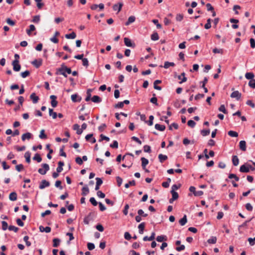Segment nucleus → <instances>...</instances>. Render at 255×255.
I'll list each match as a JSON object with an SVG mask.
<instances>
[{
  "mask_svg": "<svg viewBox=\"0 0 255 255\" xmlns=\"http://www.w3.org/2000/svg\"><path fill=\"white\" fill-rule=\"evenodd\" d=\"M92 90L91 89H89L87 90V92H86L87 96L85 98V101L86 102H88L90 100H91V99H92L91 92H92Z\"/></svg>",
  "mask_w": 255,
  "mask_h": 255,
  "instance_id": "obj_22",
  "label": "nucleus"
},
{
  "mask_svg": "<svg viewBox=\"0 0 255 255\" xmlns=\"http://www.w3.org/2000/svg\"><path fill=\"white\" fill-rule=\"evenodd\" d=\"M100 139L99 140V142H101L102 141H103V140H106L107 141H109L110 140V138L108 136H106L105 135H104V134H101L100 136Z\"/></svg>",
  "mask_w": 255,
  "mask_h": 255,
  "instance_id": "obj_45",
  "label": "nucleus"
},
{
  "mask_svg": "<svg viewBox=\"0 0 255 255\" xmlns=\"http://www.w3.org/2000/svg\"><path fill=\"white\" fill-rule=\"evenodd\" d=\"M91 101L95 103H99L102 102V99L99 96L95 95L92 98Z\"/></svg>",
  "mask_w": 255,
  "mask_h": 255,
  "instance_id": "obj_19",
  "label": "nucleus"
},
{
  "mask_svg": "<svg viewBox=\"0 0 255 255\" xmlns=\"http://www.w3.org/2000/svg\"><path fill=\"white\" fill-rule=\"evenodd\" d=\"M187 222V216L186 215H184L183 217L181 218L179 221V223L181 226H184L186 224Z\"/></svg>",
  "mask_w": 255,
  "mask_h": 255,
  "instance_id": "obj_28",
  "label": "nucleus"
},
{
  "mask_svg": "<svg viewBox=\"0 0 255 255\" xmlns=\"http://www.w3.org/2000/svg\"><path fill=\"white\" fill-rule=\"evenodd\" d=\"M33 160H36L37 162H40L42 161V158L38 153H36L33 157Z\"/></svg>",
  "mask_w": 255,
  "mask_h": 255,
  "instance_id": "obj_37",
  "label": "nucleus"
},
{
  "mask_svg": "<svg viewBox=\"0 0 255 255\" xmlns=\"http://www.w3.org/2000/svg\"><path fill=\"white\" fill-rule=\"evenodd\" d=\"M71 100L74 103L80 102L81 101L82 98L77 94H75L71 95Z\"/></svg>",
  "mask_w": 255,
  "mask_h": 255,
  "instance_id": "obj_12",
  "label": "nucleus"
},
{
  "mask_svg": "<svg viewBox=\"0 0 255 255\" xmlns=\"http://www.w3.org/2000/svg\"><path fill=\"white\" fill-rule=\"evenodd\" d=\"M91 203L94 206H97L99 203H98L94 197H91L90 198L89 200Z\"/></svg>",
  "mask_w": 255,
  "mask_h": 255,
  "instance_id": "obj_59",
  "label": "nucleus"
},
{
  "mask_svg": "<svg viewBox=\"0 0 255 255\" xmlns=\"http://www.w3.org/2000/svg\"><path fill=\"white\" fill-rule=\"evenodd\" d=\"M124 43H125V44L127 46H128V47H131L132 48H134L135 46V43L132 42L131 41V40L128 37L124 38Z\"/></svg>",
  "mask_w": 255,
  "mask_h": 255,
  "instance_id": "obj_4",
  "label": "nucleus"
},
{
  "mask_svg": "<svg viewBox=\"0 0 255 255\" xmlns=\"http://www.w3.org/2000/svg\"><path fill=\"white\" fill-rule=\"evenodd\" d=\"M50 99L51 100V106L53 108L57 107L58 104V102L56 101L57 97L55 95H51L50 96Z\"/></svg>",
  "mask_w": 255,
  "mask_h": 255,
  "instance_id": "obj_6",
  "label": "nucleus"
},
{
  "mask_svg": "<svg viewBox=\"0 0 255 255\" xmlns=\"http://www.w3.org/2000/svg\"><path fill=\"white\" fill-rule=\"evenodd\" d=\"M73 129L76 130V133L77 134H81L83 132L82 129L80 128V126L78 124H75L73 125Z\"/></svg>",
  "mask_w": 255,
  "mask_h": 255,
  "instance_id": "obj_18",
  "label": "nucleus"
},
{
  "mask_svg": "<svg viewBox=\"0 0 255 255\" xmlns=\"http://www.w3.org/2000/svg\"><path fill=\"white\" fill-rule=\"evenodd\" d=\"M19 61H13L12 62V65L13 66V70L14 71L18 72L21 69V66L19 63Z\"/></svg>",
  "mask_w": 255,
  "mask_h": 255,
  "instance_id": "obj_3",
  "label": "nucleus"
},
{
  "mask_svg": "<svg viewBox=\"0 0 255 255\" xmlns=\"http://www.w3.org/2000/svg\"><path fill=\"white\" fill-rule=\"evenodd\" d=\"M32 137V134L30 132H26L22 135L21 139L24 141L26 139H29Z\"/></svg>",
  "mask_w": 255,
  "mask_h": 255,
  "instance_id": "obj_14",
  "label": "nucleus"
},
{
  "mask_svg": "<svg viewBox=\"0 0 255 255\" xmlns=\"http://www.w3.org/2000/svg\"><path fill=\"white\" fill-rule=\"evenodd\" d=\"M31 64L36 68H38L42 65V60L41 59H35L31 62Z\"/></svg>",
  "mask_w": 255,
  "mask_h": 255,
  "instance_id": "obj_5",
  "label": "nucleus"
},
{
  "mask_svg": "<svg viewBox=\"0 0 255 255\" xmlns=\"http://www.w3.org/2000/svg\"><path fill=\"white\" fill-rule=\"evenodd\" d=\"M6 22L7 23L11 26H14L15 24V22L12 19H11L10 18H7L6 19Z\"/></svg>",
  "mask_w": 255,
  "mask_h": 255,
  "instance_id": "obj_53",
  "label": "nucleus"
},
{
  "mask_svg": "<svg viewBox=\"0 0 255 255\" xmlns=\"http://www.w3.org/2000/svg\"><path fill=\"white\" fill-rule=\"evenodd\" d=\"M42 167L43 168H39L38 170V172L39 174L41 175H45L46 172L49 170V166L47 163H43L41 164Z\"/></svg>",
  "mask_w": 255,
  "mask_h": 255,
  "instance_id": "obj_1",
  "label": "nucleus"
},
{
  "mask_svg": "<svg viewBox=\"0 0 255 255\" xmlns=\"http://www.w3.org/2000/svg\"><path fill=\"white\" fill-rule=\"evenodd\" d=\"M135 181L134 180H131V181H129L128 182V183H126L125 185V187L126 188H129V186H135Z\"/></svg>",
  "mask_w": 255,
  "mask_h": 255,
  "instance_id": "obj_44",
  "label": "nucleus"
},
{
  "mask_svg": "<svg viewBox=\"0 0 255 255\" xmlns=\"http://www.w3.org/2000/svg\"><path fill=\"white\" fill-rule=\"evenodd\" d=\"M35 30V27L34 25L31 24L29 25V29H26V33L28 35H30L31 32Z\"/></svg>",
  "mask_w": 255,
  "mask_h": 255,
  "instance_id": "obj_34",
  "label": "nucleus"
},
{
  "mask_svg": "<svg viewBox=\"0 0 255 255\" xmlns=\"http://www.w3.org/2000/svg\"><path fill=\"white\" fill-rule=\"evenodd\" d=\"M168 158L167 156L163 155L162 154H159L158 155V159L161 163H163L165 160Z\"/></svg>",
  "mask_w": 255,
  "mask_h": 255,
  "instance_id": "obj_27",
  "label": "nucleus"
},
{
  "mask_svg": "<svg viewBox=\"0 0 255 255\" xmlns=\"http://www.w3.org/2000/svg\"><path fill=\"white\" fill-rule=\"evenodd\" d=\"M123 5V4L121 2H120L118 4H115L113 5V9L115 11L118 10V12H119L120 11H121Z\"/></svg>",
  "mask_w": 255,
  "mask_h": 255,
  "instance_id": "obj_15",
  "label": "nucleus"
},
{
  "mask_svg": "<svg viewBox=\"0 0 255 255\" xmlns=\"http://www.w3.org/2000/svg\"><path fill=\"white\" fill-rule=\"evenodd\" d=\"M82 195L83 196H86L89 193V189L87 185L82 188Z\"/></svg>",
  "mask_w": 255,
  "mask_h": 255,
  "instance_id": "obj_24",
  "label": "nucleus"
},
{
  "mask_svg": "<svg viewBox=\"0 0 255 255\" xmlns=\"http://www.w3.org/2000/svg\"><path fill=\"white\" fill-rule=\"evenodd\" d=\"M240 171L243 173L249 172V168L248 167V164L245 163L240 166Z\"/></svg>",
  "mask_w": 255,
  "mask_h": 255,
  "instance_id": "obj_8",
  "label": "nucleus"
},
{
  "mask_svg": "<svg viewBox=\"0 0 255 255\" xmlns=\"http://www.w3.org/2000/svg\"><path fill=\"white\" fill-rule=\"evenodd\" d=\"M141 161L142 168H143V169H145V167L148 164V160L145 157H141Z\"/></svg>",
  "mask_w": 255,
  "mask_h": 255,
  "instance_id": "obj_17",
  "label": "nucleus"
},
{
  "mask_svg": "<svg viewBox=\"0 0 255 255\" xmlns=\"http://www.w3.org/2000/svg\"><path fill=\"white\" fill-rule=\"evenodd\" d=\"M242 94L238 91H235L232 93L231 97L232 98H236L237 100L240 99Z\"/></svg>",
  "mask_w": 255,
  "mask_h": 255,
  "instance_id": "obj_7",
  "label": "nucleus"
},
{
  "mask_svg": "<svg viewBox=\"0 0 255 255\" xmlns=\"http://www.w3.org/2000/svg\"><path fill=\"white\" fill-rule=\"evenodd\" d=\"M228 134L229 135L232 137H237L238 136V133L233 130H230L228 131Z\"/></svg>",
  "mask_w": 255,
  "mask_h": 255,
  "instance_id": "obj_43",
  "label": "nucleus"
},
{
  "mask_svg": "<svg viewBox=\"0 0 255 255\" xmlns=\"http://www.w3.org/2000/svg\"><path fill=\"white\" fill-rule=\"evenodd\" d=\"M95 245L92 243H88L87 244V248L89 250L92 251L95 249Z\"/></svg>",
  "mask_w": 255,
  "mask_h": 255,
  "instance_id": "obj_63",
  "label": "nucleus"
},
{
  "mask_svg": "<svg viewBox=\"0 0 255 255\" xmlns=\"http://www.w3.org/2000/svg\"><path fill=\"white\" fill-rule=\"evenodd\" d=\"M60 243V240L58 238H54L53 240V247L55 248L58 247Z\"/></svg>",
  "mask_w": 255,
  "mask_h": 255,
  "instance_id": "obj_30",
  "label": "nucleus"
},
{
  "mask_svg": "<svg viewBox=\"0 0 255 255\" xmlns=\"http://www.w3.org/2000/svg\"><path fill=\"white\" fill-rule=\"evenodd\" d=\"M29 237L27 236H25L23 238V240L25 242L26 245L27 247H29L31 246V243L28 241Z\"/></svg>",
  "mask_w": 255,
  "mask_h": 255,
  "instance_id": "obj_56",
  "label": "nucleus"
},
{
  "mask_svg": "<svg viewBox=\"0 0 255 255\" xmlns=\"http://www.w3.org/2000/svg\"><path fill=\"white\" fill-rule=\"evenodd\" d=\"M135 20V17L134 16H130L128 17L127 21L126 22V25H128L130 23L133 22Z\"/></svg>",
  "mask_w": 255,
  "mask_h": 255,
  "instance_id": "obj_31",
  "label": "nucleus"
},
{
  "mask_svg": "<svg viewBox=\"0 0 255 255\" xmlns=\"http://www.w3.org/2000/svg\"><path fill=\"white\" fill-rule=\"evenodd\" d=\"M239 146L241 150L245 151L247 149L246 141L245 140L240 141L239 143Z\"/></svg>",
  "mask_w": 255,
  "mask_h": 255,
  "instance_id": "obj_13",
  "label": "nucleus"
},
{
  "mask_svg": "<svg viewBox=\"0 0 255 255\" xmlns=\"http://www.w3.org/2000/svg\"><path fill=\"white\" fill-rule=\"evenodd\" d=\"M229 178L230 179H233V178H234L235 180L236 181H239V177H238L236 174H233V173H231L229 175V176H228Z\"/></svg>",
  "mask_w": 255,
  "mask_h": 255,
  "instance_id": "obj_47",
  "label": "nucleus"
},
{
  "mask_svg": "<svg viewBox=\"0 0 255 255\" xmlns=\"http://www.w3.org/2000/svg\"><path fill=\"white\" fill-rule=\"evenodd\" d=\"M137 214L139 216H141L143 217H146L147 216V214L144 213V211L142 209H139L137 211Z\"/></svg>",
  "mask_w": 255,
  "mask_h": 255,
  "instance_id": "obj_57",
  "label": "nucleus"
},
{
  "mask_svg": "<svg viewBox=\"0 0 255 255\" xmlns=\"http://www.w3.org/2000/svg\"><path fill=\"white\" fill-rule=\"evenodd\" d=\"M50 186L49 182L46 181V180H42L39 185V188L40 189H43L46 187H48Z\"/></svg>",
  "mask_w": 255,
  "mask_h": 255,
  "instance_id": "obj_9",
  "label": "nucleus"
},
{
  "mask_svg": "<svg viewBox=\"0 0 255 255\" xmlns=\"http://www.w3.org/2000/svg\"><path fill=\"white\" fill-rule=\"evenodd\" d=\"M153 97L150 99V102L156 105H158L157 99V98L155 97V94H153Z\"/></svg>",
  "mask_w": 255,
  "mask_h": 255,
  "instance_id": "obj_46",
  "label": "nucleus"
},
{
  "mask_svg": "<svg viewBox=\"0 0 255 255\" xmlns=\"http://www.w3.org/2000/svg\"><path fill=\"white\" fill-rule=\"evenodd\" d=\"M143 150L145 152L147 153H150L151 152V147L148 145H145L143 146Z\"/></svg>",
  "mask_w": 255,
  "mask_h": 255,
  "instance_id": "obj_51",
  "label": "nucleus"
},
{
  "mask_svg": "<svg viewBox=\"0 0 255 255\" xmlns=\"http://www.w3.org/2000/svg\"><path fill=\"white\" fill-rule=\"evenodd\" d=\"M110 147L113 148H118V142L117 140H114L113 143L110 144Z\"/></svg>",
  "mask_w": 255,
  "mask_h": 255,
  "instance_id": "obj_61",
  "label": "nucleus"
},
{
  "mask_svg": "<svg viewBox=\"0 0 255 255\" xmlns=\"http://www.w3.org/2000/svg\"><path fill=\"white\" fill-rule=\"evenodd\" d=\"M170 192L172 194V197L174 198L175 200L178 198L179 195L177 192H176L175 191H171Z\"/></svg>",
  "mask_w": 255,
  "mask_h": 255,
  "instance_id": "obj_50",
  "label": "nucleus"
},
{
  "mask_svg": "<svg viewBox=\"0 0 255 255\" xmlns=\"http://www.w3.org/2000/svg\"><path fill=\"white\" fill-rule=\"evenodd\" d=\"M154 119V117L152 115H151L149 117L148 121H147V123L148 126H151L153 125V121Z\"/></svg>",
  "mask_w": 255,
  "mask_h": 255,
  "instance_id": "obj_58",
  "label": "nucleus"
},
{
  "mask_svg": "<svg viewBox=\"0 0 255 255\" xmlns=\"http://www.w3.org/2000/svg\"><path fill=\"white\" fill-rule=\"evenodd\" d=\"M165 126L160 124H156L155 125V128L159 131H164L165 129Z\"/></svg>",
  "mask_w": 255,
  "mask_h": 255,
  "instance_id": "obj_25",
  "label": "nucleus"
},
{
  "mask_svg": "<svg viewBox=\"0 0 255 255\" xmlns=\"http://www.w3.org/2000/svg\"><path fill=\"white\" fill-rule=\"evenodd\" d=\"M254 76H254V73H252V72H248V73H246L245 74L246 78L247 79L250 80L253 79Z\"/></svg>",
  "mask_w": 255,
  "mask_h": 255,
  "instance_id": "obj_35",
  "label": "nucleus"
},
{
  "mask_svg": "<svg viewBox=\"0 0 255 255\" xmlns=\"http://www.w3.org/2000/svg\"><path fill=\"white\" fill-rule=\"evenodd\" d=\"M82 60L83 65L85 67H87L89 66V61L88 59L84 58Z\"/></svg>",
  "mask_w": 255,
  "mask_h": 255,
  "instance_id": "obj_62",
  "label": "nucleus"
},
{
  "mask_svg": "<svg viewBox=\"0 0 255 255\" xmlns=\"http://www.w3.org/2000/svg\"><path fill=\"white\" fill-rule=\"evenodd\" d=\"M30 99L32 101L33 103L36 104L39 100V97L36 95L35 93H32L30 96Z\"/></svg>",
  "mask_w": 255,
  "mask_h": 255,
  "instance_id": "obj_11",
  "label": "nucleus"
},
{
  "mask_svg": "<svg viewBox=\"0 0 255 255\" xmlns=\"http://www.w3.org/2000/svg\"><path fill=\"white\" fill-rule=\"evenodd\" d=\"M183 77L181 81L179 82L180 84H181L183 82H185L187 81V78L185 77V73L184 72H183L180 75H179L178 76V79H181V77Z\"/></svg>",
  "mask_w": 255,
  "mask_h": 255,
  "instance_id": "obj_32",
  "label": "nucleus"
},
{
  "mask_svg": "<svg viewBox=\"0 0 255 255\" xmlns=\"http://www.w3.org/2000/svg\"><path fill=\"white\" fill-rule=\"evenodd\" d=\"M245 207H246V209L249 211H252L253 210V207L252 206V205L248 203H247L245 205Z\"/></svg>",
  "mask_w": 255,
  "mask_h": 255,
  "instance_id": "obj_64",
  "label": "nucleus"
},
{
  "mask_svg": "<svg viewBox=\"0 0 255 255\" xmlns=\"http://www.w3.org/2000/svg\"><path fill=\"white\" fill-rule=\"evenodd\" d=\"M8 229L9 231H12L14 232L15 233L17 232L19 230L18 228H17L14 226H12V225L9 226L8 227Z\"/></svg>",
  "mask_w": 255,
  "mask_h": 255,
  "instance_id": "obj_49",
  "label": "nucleus"
},
{
  "mask_svg": "<svg viewBox=\"0 0 255 255\" xmlns=\"http://www.w3.org/2000/svg\"><path fill=\"white\" fill-rule=\"evenodd\" d=\"M232 162L234 166H237L239 163V160L237 155H233L232 156Z\"/></svg>",
  "mask_w": 255,
  "mask_h": 255,
  "instance_id": "obj_26",
  "label": "nucleus"
},
{
  "mask_svg": "<svg viewBox=\"0 0 255 255\" xmlns=\"http://www.w3.org/2000/svg\"><path fill=\"white\" fill-rule=\"evenodd\" d=\"M76 37V34L74 32L65 35V37L67 39H74Z\"/></svg>",
  "mask_w": 255,
  "mask_h": 255,
  "instance_id": "obj_33",
  "label": "nucleus"
},
{
  "mask_svg": "<svg viewBox=\"0 0 255 255\" xmlns=\"http://www.w3.org/2000/svg\"><path fill=\"white\" fill-rule=\"evenodd\" d=\"M158 39H159V36H158V33L156 32H153L151 35V39L152 40L155 41V40H157Z\"/></svg>",
  "mask_w": 255,
  "mask_h": 255,
  "instance_id": "obj_39",
  "label": "nucleus"
},
{
  "mask_svg": "<svg viewBox=\"0 0 255 255\" xmlns=\"http://www.w3.org/2000/svg\"><path fill=\"white\" fill-rule=\"evenodd\" d=\"M145 225V224L144 222H142L138 225V228L139 229L138 232L140 234H142L143 233Z\"/></svg>",
  "mask_w": 255,
  "mask_h": 255,
  "instance_id": "obj_21",
  "label": "nucleus"
},
{
  "mask_svg": "<svg viewBox=\"0 0 255 255\" xmlns=\"http://www.w3.org/2000/svg\"><path fill=\"white\" fill-rule=\"evenodd\" d=\"M187 125L188 126L193 128L195 126L196 123L194 121L190 120L188 121Z\"/></svg>",
  "mask_w": 255,
  "mask_h": 255,
  "instance_id": "obj_60",
  "label": "nucleus"
},
{
  "mask_svg": "<svg viewBox=\"0 0 255 255\" xmlns=\"http://www.w3.org/2000/svg\"><path fill=\"white\" fill-rule=\"evenodd\" d=\"M10 200L14 201L17 200V194L15 192H11L9 195Z\"/></svg>",
  "mask_w": 255,
  "mask_h": 255,
  "instance_id": "obj_23",
  "label": "nucleus"
},
{
  "mask_svg": "<svg viewBox=\"0 0 255 255\" xmlns=\"http://www.w3.org/2000/svg\"><path fill=\"white\" fill-rule=\"evenodd\" d=\"M39 229L41 232H45L46 233H49L51 232V228L49 227H44L42 226H40Z\"/></svg>",
  "mask_w": 255,
  "mask_h": 255,
  "instance_id": "obj_20",
  "label": "nucleus"
},
{
  "mask_svg": "<svg viewBox=\"0 0 255 255\" xmlns=\"http://www.w3.org/2000/svg\"><path fill=\"white\" fill-rule=\"evenodd\" d=\"M1 225H2V230L3 231H5L8 227V224L5 221H2L1 222Z\"/></svg>",
  "mask_w": 255,
  "mask_h": 255,
  "instance_id": "obj_55",
  "label": "nucleus"
},
{
  "mask_svg": "<svg viewBox=\"0 0 255 255\" xmlns=\"http://www.w3.org/2000/svg\"><path fill=\"white\" fill-rule=\"evenodd\" d=\"M20 75L23 78H25L30 75V72L28 70H26L24 72H21Z\"/></svg>",
  "mask_w": 255,
  "mask_h": 255,
  "instance_id": "obj_52",
  "label": "nucleus"
},
{
  "mask_svg": "<svg viewBox=\"0 0 255 255\" xmlns=\"http://www.w3.org/2000/svg\"><path fill=\"white\" fill-rule=\"evenodd\" d=\"M249 86L253 88V89H255V79H253L251 80H250L249 82Z\"/></svg>",
  "mask_w": 255,
  "mask_h": 255,
  "instance_id": "obj_54",
  "label": "nucleus"
},
{
  "mask_svg": "<svg viewBox=\"0 0 255 255\" xmlns=\"http://www.w3.org/2000/svg\"><path fill=\"white\" fill-rule=\"evenodd\" d=\"M96 184L95 187V190L98 191L100 189V186L103 184V180L101 178H96Z\"/></svg>",
  "mask_w": 255,
  "mask_h": 255,
  "instance_id": "obj_10",
  "label": "nucleus"
},
{
  "mask_svg": "<svg viewBox=\"0 0 255 255\" xmlns=\"http://www.w3.org/2000/svg\"><path fill=\"white\" fill-rule=\"evenodd\" d=\"M49 114L50 116H52L53 119H55L57 117V114L56 112H53L52 109H49Z\"/></svg>",
  "mask_w": 255,
  "mask_h": 255,
  "instance_id": "obj_36",
  "label": "nucleus"
},
{
  "mask_svg": "<svg viewBox=\"0 0 255 255\" xmlns=\"http://www.w3.org/2000/svg\"><path fill=\"white\" fill-rule=\"evenodd\" d=\"M64 67H65V64L64 63H63L61 65V67L57 69V71L56 74H58L59 73L60 74H61L63 76H64L65 77H67V75L66 73V71L65 70Z\"/></svg>",
  "mask_w": 255,
  "mask_h": 255,
  "instance_id": "obj_2",
  "label": "nucleus"
},
{
  "mask_svg": "<svg viewBox=\"0 0 255 255\" xmlns=\"http://www.w3.org/2000/svg\"><path fill=\"white\" fill-rule=\"evenodd\" d=\"M39 137L41 139H46L47 138L46 134H45L44 129L41 130Z\"/></svg>",
  "mask_w": 255,
  "mask_h": 255,
  "instance_id": "obj_40",
  "label": "nucleus"
},
{
  "mask_svg": "<svg viewBox=\"0 0 255 255\" xmlns=\"http://www.w3.org/2000/svg\"><path fill=\"white\" fill-rule=\"evenodd\" d=\"M40 21V15H35L33 16L32 20V22L36 23H38Z\"/></svg>",
  "mask_w": 255,
  "mask_h": 255,
  "instance_id": "obj_48",
  "label": "nucleus"
},
{
  "mask_svg": "<svg viewBox=\"0 0 255 255\" xmlns=\"http://www.w3.org/2000/svg\"><path fill=\"white\" fill-rule=\"evenodd\" d=\"M210 130L209 129H202L201 130V134L203 136H205L210 134Z\"/></svg>",
  "mask_w": 255,
  "mask_h": 255,
  "instance_id": "obj_41",
  "label": "nucleus"
},
{
  "mask_svg": "<svg viewBox=\"0 0 255 255\" xmlns=\"http://www.w3.org/2000/svg\"><path fill=\"white\" fill-rule=\"evenodd\" d=\"M156 240L158 242H162L163 241H166L167 240V237L165 235L158 236L156 237Z\"/></svg>",
  "mask_w": 255,
  "mask_h": 255,
  "instance_id": "obj_16",
  "label": "nucleus"
},
{
  "mask_svg": "<svg viewBox=\"0 0 255 255\" xmlns=\"http://www.w3.org/2000/svg\"><path fill=\"white\" fill-rule=\"evenodd\" d=\"M31 153L29 151H26L24 154V157L25 158L26 162L29 163L30 160Z\"/></svg>",
  "mask_w": 255,
  "mask_h": 255,
  "instance_id": "obj_29",
  "label": "nucleus"
},
{
  "mask_svg": "<svg viewBox=\"0 0 255 255\" xmlns=\"http://www.w3.org/2000/svg\"><path fill=\"white\" fill-rule=\"evenodd\" d=\"M175 65L174 63L173 62H169L166 61L164 63V68L165 69L168 68L170 66H174Z\"/></svg>",
  "mask_w": 255,
  "mask_h": 255,
  "instance_id": "obj_42",
  "label": "nucleus"
},
{
  "mask_svg": "<svg viewBox=\"0 0 255 255\" xmlns=\"http://www.w3.org/2000/svg\"><path fill=\"white\" fill-rule=\"evenodd\" d=\"M216 242H217V238L216 237H214V236L211 237V238L207 240V242L209 244H214L216 243Z\"/></svg>",
  "mask_w": 255,
  "mask_h": 255,
  "instance_id": "obj_38",
  "label": "nucleus"
}]
</instances>
